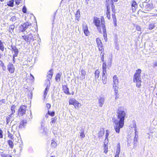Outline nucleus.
Wrapping results in <instances>:
<instances>
[{
  "label": "nucleus",
  "instance_id": "nucleus-1",
  "mask_svg": "<svg viewBox=\"0 0 157 157\" xmlns=\"http://www.w3.org/2000/svg\"><path fill=\"white\" fill-rule=\"evenodd\" d=\"M117 113V119L114 120L113 126L116 132H120V129L122 128L124 125V117L125 116V112L120 108L118 109Z\"/></svg>",
  "mask_w": 157,
  "mask_h": 157
},
{
  "label": "nucleus",
  "instance_id": "nucleus-2",
  "mask_svg": "<svg viewBox=\"0 0 157 157\" xmlns=\"http://www.w3.org/2000/svg\"><path fill=\"white\" fill-rule=\"evenodd\" d=\"M141 71L140 69H138L136 71L133 76V82L136 83V86L138 88L140 87L141 86Z\"/></svg>",
  "mask_w": 157,
  "mask_h": 157
},
{
  "label": "nucleus",
  "instance_id": "nucleus-3",
  "mask_svg": "<svg viewBox=\"0 0 157 157\" xmlns=\"http://www.w3.org/2000/svg\"><path fill=\"white\" fill-rule=\"evenodd\" d=\"M93 23L97 28H99L100 29H101V28H102L105 27V25H104L105 21L103 18H101L100 20L99 18L94 17Z\"/></svg>",
  "mask_w": 157,
  "mask_h": 157
},
{
  "label": "nucleus",
  "instance_id": "nucleus-4",
  "mask_svg": "<svg viewBox=\"0 0 157 157\" xmlns=\"http://www.w3.org/2000/svg\"><path fill=\"white\" fill-rule=\"evenodd\" d=\"M113 90L115 92V93L117 94L118 93V86L119 81L118 78L116 75H115L113 77Z\"/></svg>",
  "mask_w": 157,
  "mask_h": 157
},
{
  "label": "nucleus",
  "instance_id": "nucleus-5",
  "mask_svg": "<svg viewBox=\"0 0 157 157\" xmlns=\"http://www.w3.org/2000/svg\"><path fill=\"white\" fill-rule=\"evenodd\" d=\"M69 105H73L76 109H78L81 105V104L77 101L74 99H71L69 101Z\"/></svg>",
  "mask_w": 157,
  "mask_h": 157
},
{
  "label": "nucleus",
  "instance_id": "nucleus-6",
  "mask_svg": "<svg viewBox=\"0 0 157 157\" xmlns=\"http://www.w3.org/2000/svg\"><path fill=\"white\" fill-rule=\"evenodd\" d=\"M31 25V23L29 22L22 24L19 26V30L21 32H23L26 30L27 28H28V26Z\"/></svg>",
  "mask_w": 157,
  "mask_h": 157
},
{
  "label": "nucleus",
  "instance_id": "nucleus-7",
  "mask_svg": "<svg viewBox=\"0 0 157 157\" xmlns=\"http://www.w3.org/2000/svg\"><path fill=\"white\" fill-rule=\"evenodd\" d=\"M26 108L27 107L25 105H21L18 109V114L21 116L25 114L26 111Z\"/></svg>",
  "mask_w": 157,
  "mask_h": 157
},
{
  "label": "nucleus",
  "instance_id": "nucleus-8",
  "mask_svg": "<svg viewBox=\"0 0 157 157\" xmlns=\"http://www.w3.org/2000/svg\"><path fill=\"white\" fill-rule=\"evenodd\" d=\"M97 99L99 106L100 107H102L105 102V97L104 96H100L97 98Z\"/></svg>",
  "mask_w": 157,
  "mask_h": 157
},
{
  "label": "nucleus",
  "instance_id": "nucleus-9",
  "mask_svg": "<svg viewBox=\"0 0 157 157\" xmlns=\"http://www.w3.org/2000/svg\"><path fill=\"white\" fill-rule=\"evenodd\" d=\"M86 72L85 71L82 69L79 72L78 76V78L81 80H82L85 78Z\"/></svg>",
  "mask_w": 157,
  "mask_h": 157
},
{
  "label": "nucleus",
  "instance_id": "nucleus-10",
  "mask_svg": "<svg viewBox=\"0 0 157 157\" xmlns=\"http://www.w3.org/2000/svg\"><path fill=\"white\" fill-rule=\"evenodd\" d=\"M96 41L99 50L100 51H102L103 49V44L100 39L99 38H97L96 39Z\"/></svg>",
  "mask_w": 157,
  "mask_h": 157
},
{
  "label": "nucleus",
  "instance_id": "nucleus-11",
  "mask_svg": "<svg viewBox=\"0 0 157 157\" xmlns=\"http://www.w3.org/2000/svg\"><path fill=\"white\" fill-rule=\"evenodd\" d=\"M7 69L10 73L14 72L15 67L11 63H9L7 66Z\"/></svg>",
  "mask_w": 157,
  "mask_h": 157
},
{
  "label": "nucleus",
  "instance_id": "nucleus-12",
  "mask_svg": "<svg viewBox=\"0 0 157 157\" xmlns=\"http://www.w3.org/2000/svg\"><path fill=\"white\" fill-rule=\"evenodd\" d=\"M12 49L14 53V54L13 56V60L14 62L15 57L17 56L18 54V49L15 47H12Z\"/></svg>",
  "mask_w": 157,
  "mask_h": 157
},
{
  "label": "nucleus",
  "instance_id": "nucleus-13",
  "mask_svg": "<svg viewBox=\"0 0 157 157\" xmlns=\"http://www.w3.org/2000/svg\"><path fill=\"white\" fill-rule=\"evenodd\" d=\"M106 6L107 7V11L106 13V16L109 19L110 17V7H109V5L108 3H107V4L106 3Z\"/></svg>",
  "mask_w": 157,
  "mask_h": 157
},
{
  "label": "nucleus",
  "instance_id": "nucleus-14",
  "mask_svg": "<svg viewBox=\"0 0 157 157\" xmlns=\"http://www.w3.org/2000/svg\"><path fill=\"white\" fill-rule=\"evenodd\" d=\"M104 129L103 128H101L98 133V137L100 138L102 137L104 135Z\"/></svg>",
  "mask_w": 157,
  "mask_h": 157
},
{
  "label": "nucleus",
  "instance_id": "nucleus-15",
  "mask_svg": "<svg viewBox=\"0 0 157 157\" xmlns=\"http://www.w3.org/2000/svg\"><path fill=\"white\" fill-rule=\"evenodd\" d=\"M16 106L14 105H13L11 107V113L10 115V116L11 117H13L14 114L15 112V109L16 108Z\"/></svg>",
  "mask_w": 157,
  "mask_h": 157
},
{
  "label": "nucleus",
  "instance_id": "nucleus-16",
  "mask_svg": "<svg viewBox=\"0 0 157 157\" xmlns=\"http://www.w3.org/2000/svg\"><path fill=\"white\" fill-rule=\"evenodd\" d=\"M49 73L48 74V75H47V78L48 79L47 82L48 83H50L49 80L50 79L52 76L53 75V71L52 70H49Z\"/></svg>",
  "mask_w": 157,
  "mask_h": 157
},
{
  "label": "nucleus",
  "instance_id": "nucleus-17",
  "mask_svg": "<svg viewBox=\"0 0 157 157\" xmlns=\"http://www.w3.org/2000/svg\"><path fill=\"white\" fill-rule=\"evenodd\" d=\"M32 35V34H29L28 36H22V37L23 38V39L24 40L28 42L30 40H31L32 39V38H31L30 36Z\"/></svg>",
  "mask_w": 157,
  "mask_h": 157
},
{
  "label": "nucleus",
  "instance_id": "nucleus-18",
  "mask_svg": "<svg viewBox=\"0 0 157 157\" xmlns=\"http://www.w3.org/2000/svg\"><path fill=\"white\" fill-rule=\"evenodd\" d=\"M102 82L104 84H105L107 82L106 73H104V74H102Z\"/></svg>",
  "mask_w": 157,
  "mask_h": 157
},
{
  "label": "nucleus",
  "instance_id": "nucleus-19",
  "mask_svg": "<svg viewBox=\"0 0 157 157\" xmlns=\"http://www.w3.org/2000/svg\"><path fill=\"white\" fill-rule=\"evenodd\" d=\"M132 11L133 12H135L137 6V3L135 1L133 2L132 5Z\"/></svg>",
  "mask_w": 157,
  "mask_h": 157
},
{
  "label": "nucleus",
  "instance_id": "nucleus-20",
  "mask_svg": "<svg viewBox=\"0 0 157 157\" xmlns=\"http://www.w3.org/2000/svg\"><path fill=\"white\" fill-rule=\"evenodd\" d=\"M120 152V145L118 144L117 146V148L116 153L115 156L119 157V155Z\"/></svg>",
  "mask_w": 157,
  "mask_h": 157
},
{
  "label": "nucleus",
  "instance_id": "nucleus-21",
  "mask_svg": "<svg viewBox=\"0 0 157 157\" xmlns=\"http://www.w3.org/2000/svg\"><path fill=\"white\" fill-rule=\"evenodd\" d=\"M108 142H104V152L106 154L108 152Z\"/></svg>",
  "mask_w": 157,
  "mask_h": 157
},
{
  "label": "nucleus",
  "instance_id": "nucleus-22",
  "mask_svg": "<svg viewBox=\"0 0 157 157\" xmlns=\"http://www.w3.org/2000/svg\"><path fill=\"white\" fill-rule=\"evenodd\" d=\"M117 1L118 0H106V3L107 4V3H108L109 5L110 4L113 8V2H117Z\"/></svg>",
  "mask_w": 157,
  "mask_h": 157
},
{
  "label": "nucleus",
  "instance_id": "nucleus-23",
  "mask_svg": "<svg viewBox=\"0 0 157 157\" xmlns=\"http://www.w3.org/2000/svg\"><path fill=\"white\" fill-rule=\"evenodd\" d=\"M106 63L105 62H104L102 64V74H104V73H106Z\"/></svg>",
  "mask_w": 157,
  "mask_h": 157
},
{
  "label": "nucleus",
  "instance_id": "nucleus-24",
  "mask_svg": "<svg viewBox=\"0 0 157 157\" xmlns=\"http://www.w3.org/2000/svg\"><path fill=\"white\" fill-rule=\"evenodd\" d=\"M63 89L64 92L67 94H70L68 88L66 86H63Z\"/></svg>",
  "mask_w": 157,
  "mask_h": 157
},
{
  "label": "nucleus",
  "instance_id": "nucleus-25",
  "mask_svg": "<svg viewBox=\"0 0 157 157\" xmlns=\"http://www.w3.org/2000/svg\"><path fill=\"white\" fill-rule=\"evenodd\" d=\"M14 1L13 0H11L7 2V4L9 6L12 7L14 6Z\"/></svg>",
  "mask_w": 157,
  "mask_h": 157
},
{
  "label": "nucleus",
  "instance_id": "nucleus-26",
  "mask_svg": "<svg viewBox=\"0 0 157 157\" xmlns=\"http://www.w3.org/2000/svg\"><path fill=\"white\" fill-rule=\"evenodd\" d=\"M57 146V144L56 142L53 140H52L51 143V147L54 148H55Z\"/></svg>",
  "mask_w": 157,
  "mask_h": 157
},
{
  "label": "nucleus",
  "instance_id": "nucleus-27",
  "mask_svg": "<svg viewBox=\"0 0 157 157\" xmlns=\"http://www.w3.org/2000/svg\"><path fill=\"white\" fill-rule=\"evenodd\" d=\"M84 129H82L81 130V132H80V136L81 138H83L85 137V134L84 133Z\"/></svg>",
  "mask_w": 157,
  "mask_h": 157
},
{
  "label": "nucleus",
  "instance_id": "nucleus-28",
  "mask_svg": "<svg viewBox=\"0 0 157 157\" xmlns=\"http://www.w3.org/2000/svg\"><path fill=\"white\" fill-rule=\"evenodd\" d=\"M49 90V87H48V86H47L45 89V90L44 91V95L43 96L44 99H45V98L46 97L47 95V93L48 91Z\"/></svg>",
  "mask_w": 157,
  "mask_h": 157
},
{
  "label": "nucleus",
  "instance_id": "nucleus-29",
  "mask_svg": "<svg viewBox=\"0 0 157 157\" xmlns=\"http://www.w3.org/2000/svg\"><path fill=\"white\" fill-rule=\"evenodd\" d=\"M15 27V26L13 25H11L10 26L9 31L11 34L13 33V30Z\"/></svg>",
  "mask_w": 157,
  "mask_h": 157
},
{
  "label": "nucleus",
  "instance_id": "nucleus-30",
  "mask_svg": "<svg viewBox=\"0 0 157 157\" xmlns=\"http://www.w3.org/2000/svg\"><path fill=\"white\" fill-rule=\"evenodd\" d=\"M75 19L77 20V21H78V19L80 17V11L79 10L77 11L76 13L75 14Z\"/></svg>",
  "mask_w": 157,
  "mask_h": 157
},
{
  "label": "nucleus",
  "instance_id": "nucleus-31",
  "mask_svg": "<svg viewBox=\"0 0 157 157\" xmlns=\"http://www.w3.org/2000/svg\"><path fill=\"white\" fill-rule=\"evenodd\" d=\"M109 133V131L108 130H106V134L105 136V142H108V137Z\"/></svg>",
  "mask_w": 157,
  "mask_h": 157
},
{
  "label": "nucleus",
  "instance_id": "nucleus-32",
  "mask_svg": "<svg viewBox=\"0 0 157 157\" xmlns=\"http://www.w3.org/2000/svg\"><path fill=\"white\" fill-rule=\"evenodd\" d=\"M61 76V75L60 74L58 73L56 74L55 79L57 82H59L60 81Z\"/></svg>",
  "mask_w": 157,
  "mask_h": 157
},
{
  "label": "nucleus",
  "instance_id": "nucleus-33",
  "mask_svg": "<svg viewBox=\"0 0 157 157\" xmlns=\"http://www.w3.org/2000/svg\"><path fill=\"white\" fill-rule=\"evenodd\" d=\"M95 77L98 79L99 78V74H100L99 71L98 70H96L95 71Z\"/></svg>",
  "mask_w": 157,
  "mask_h": 157
},
{
  "label": "nucleus",
  "instance_id": "nucleus-34",
  "mask_svg": "<svg viewBox=\"0 0 157 157\" xmlns=\"http://www.w3.org/2000/svg\"><path fill=\"white\" fill-rule=\"evenodd\" d=\"M26 123V121H23L21 122L19 126L20 127L22 128V126L24 127L25 126Z\"/></svg>",
  "mask_w": 157,
  "mask_h": 157
},
{
  "label": "nucleus",
  "instance_id": "nucleus-35",
  "mask_svg": "<svg viewBox=\"0 0 157 157\" xmlns=\"http://www.w3.org/2000/svg\"><path fill=\"white\" fill-rule=\"evenodd\" d=\"M4 46L1 40H0V49L3 51H4Z\"/></svg>",
  "mask_w": 157,
  "mask_h": 157
},
{
  "label": "nucleus",
  "instance_id": "nucleus-36",
  "mask_svg": "<svg viewBox=\"0 0 157 157\" xmlns=\"http://www.w3.org/2000/svg\"><path fill=\"white\" fill-rule=\"evenodd\" d=\"M8 143L10 146L11 148H12L13 146V143L12 141L11 140H9L8 141Z\"/></svg>",
  "mask_w": 157,
  "mask_h": 157
},
{
  "label": "nucleus",
  "instance_id": "nucleus-37",
  "mask_svg": "<svg viewBox=\"0 0 157 157\" xmlns=\"http://www.w3.org/2000/svg\"><path fill=\"white\" fill-rule=\"evenodd\" d=\"M103 29V35L104 37H107V33H106V30L105 29V27L104 28H102Z\"/></svg>",
  "mask_w": 157,
  "mask_h": 157
},
{
  "label": "nucleus",
  "instance_id": "nucleus-38",
  "mask_svg": "<svg viewBox=\"0 0 157 157\" xmlns=\"http://www.w3.org/2000/svg\"><path fill=\"white\" fill-rule=\"evenodd\" d=\"M155 26L154 24H150L149 25V29L152 30L155 27Z\"/></svg>",
  "mask_w": 157,
  "mask_h": 157
},
{
  "label": "nucleus",
  "instance_id": "nucleus-39",
  "mask_svg": "<svg viewBox=\"0 0 157 157\" xmlns=\"http://www.w3.org/2000/svg\"><path fill=\"white\" fill-rule=\"evenodd\" d=\"M88 28L87 25L85 23H83L82 24V29L83 31L86 30Z\"/></svg>",
  "mask_w": 157,
  "mask_h": 157
},
{
  "label": "nucleus",
  "instance_id": "nucleus-40",
  "mask_svg": "<svg viewBox=\"0 0 157 157\" xmlns=\"http://www.w3.org/2000/svg\"><path fill=\"white\" fill-rule=\"evenodd\" d=\"M48 114L51 116H53L55 115V112L54 111L50 112L48 110Z\"/></svg>",
  "mask_w": 157,
  "mask_h": 157
},
{
  "label": "nucleus",
  "instance_id": "nucleus-41",
  "mask_svg": "<svg viewBox=\"0 0 157 157\" xmlns=\"http://www.w3.org/2000/svg\"><path fill=\"white\" fill-rule=\"evenodd\" d=\"M84 33L86 36H88L89 34V31L88 30V28L84 30Z\"/></svg>",
  "mask_w": 157,
  "mask_h": 157
},
{
  "label": "nucleus",
  "instance_id": "nucleus-42",
  "mask_svg": "<svg viewBox=\"0 0 157 157\" xmlns=\"http://www.w3.org/2000/svg\"><path fill=\"white\" fill-rule=\"evenodd\" d=\"M8 137L9 138L11 139H13V135L11 133H10L9 131H8Z\"/></svg>",
  "mask_w": 157,
  "mask_h": 157
},
{
  "label": "nucleus",
  "instance_id": "nucleus-43",
  "mask_svg": "<svg viewBox=\"0 0 157 157\" xmlns=\"http://www.w3.org/2000/svg\"><path fill=\"white\" fill-rule=\"evenodd\" d=\"M22 12L24 13H26L27 11V8L26 7L24 6L22 8Z\"/></svg>",
  "mask_w": 157,
  "mask_h": 157
},
{
  "label": "nucleus",
  "instance_id": "nucleus-44",
  "mask_svg": "<svg viewBox=\"0 0 157 157\" xmlns=\"http://www.w3.org/2000/svg\"><path fill=\"white\" fill-rule=\"evenodd\" d=\"M16 20V17L15 16H13L10 19V20L12 21H15Z\"/></svg>",
  "mask_w": 157,
  "mask_h": 157
},
{
  "label": "nucleus",
  "instance_id": "nucleus-45",
  "mask_svg": "<svg viewBox=\"0 0 157 157\" xmlns=\"http://www.w3.org/2000/svg\"><path fill=\"white\" fill-rule=\"evenodd\" d=\"M10 118L11 117L10 116V115L9 116V117H6V121L7 124H8L10 122Z\"/></svg>",
  "mask_w": 157,
  "mask_h": 157
},
{
  "label": "nucleus",
  "instance_id": "nucleus-46",
  "mask_svg": "<svg viewBox=\"0 0 157 157\" xmlns=\"http://www.w3.org/2000/svg\"><path fill=\"white\" fill-rule=\"evenodd\" d=\"M21 0H15V2L16 4L18 5L21 3Z\"/></svg>",
  "mask_w": 157,
  "mask_h": 157
},
{
  "label": "nucleus",
  "instance_id": "nucleus-47",
  "mask_svg": "<svg viewBox=\"0 0 157 157\" xmlns=\"http://www.w3.org/2000/svg\"><path fill=\"white\" fill-rule=\"evenodd\" d=\"M136 29L138 31H141V28L140 26H137L136 28Z\"/></svg>",
  "mask_w": 157,
  "mask_h": 157
},
{
  "label": "nucleus",
  "instance_id": "nucleus-48",
  "mask_svg": "<svg viewBox=\"0 0 157 157\" xmlns=\"http://www.w3.org/2000/svg\"><path fill=\"white\" fill-rule=\"evenodd\" d=\"M2 157H12L11 156L8 155H6L5 154H2Z\"/></svg>",
  "mask_w": 157,
  "mask_h": 157
},
{
  "label": "nucleus",
  "instance_id": "nucleus-49",
  "mask_svg": "<svg viewBox=\"0 0 157 157\" xmlns=\"http://www.w3.org/2000/svg\"><path fill=\"white\" fill-rule=\"evenodd\" d=\"M3 137L2 131L0 128V138H2Z\"/></svg>",
  "mask_w": 157,
  "mask_h": 157
},
{
  "label": "nucleus",
  "instance_id": "nucleus-50",
  "mask_svg": "<svg viewBox=\"0 0 157 157\" xmlns=\"http://www.w3.org/2000/svg\"><path fill=\"white\" fill-rule=\"evenodd\" d=\"M51 107V105L50 104L47 103L46 105V107L48 109H49Z\"/></svg>",
  "mask_w": 157,
  "mask_h": 157
},
{
  "label": "nucleus",
  "instance_id": "nucleus-51",
  "mask_svg": "<svg viewBox=\"0 0 157 157\" xmlns=\"http://www.w3.org/2000/svg\"><path fill=\"white\" fill-rule=\"evenodd\" d=\"M113 21L114 22H116V18L115 14H113Z\"/></svg>",
  "mask_w": 157,
  "mask_h": 157
},
{
  "label": "nucleus",
  "instance_id": "nucleus-52",
  "mask_svg": "<svg viewBox=\"0 0 157 157\" xmlns=\"http://www.w3.org/2000/svg\"><path fill=\"white\" fill-rule=\"evenodd\" d=\"M5 101L4 99H2L0 101V105H2V104L5 103Z\"/></svg>",
  "mask_w": 157,
  "mask_h": 157
},
{
  "label": "nucleus",
  "instance_id": "nucleus-53",
  "mask_svg": "<svg viewBox=\"0 0 157 157\" xmlns=\"http://www.w3.org/2000/svg\"><path fill=\"white\" fill-rule=\"evenodd\" d=\"M157 66V61L154 62L153 63V67Z\"/></svg>",
  "mask_w": 157,
  "mask_h": 157
},
{
  "label": "nucleus",
  "instance_id": "nucleus-54",
  "mask_svg": "<svg viewBox=\"0 0 157 157\" xmlns=\"http://www.w3.org/2000/svg\"><path fill=\"white\" fill-rule=\"evenodd\" d=\"M51 123L53 124L55 122V120L54 118H52L51 119Z\"/></svg>",
  "mask_w": 157,
  "mask_h": 157
},
{
  "label": "nucleus",
  "instance_id": "nucleus-55",
  "mask_svg": "<svg viewBox=\"0 0 157 157\" xmlns=\"http://www.w3.org/2000/svg\"><path fill=\"white\" fill-rule=\"evenodd\" d=\"M136 136H137L136 135L135 136V137H134V142H137V137H136Z\"/></svg>",
  "mask_w": 157,
  "mask_h": 157
},
{
  "label": "nucleus",
  "instance_id": "nucleus-56",
  "mask_svg": "<svg viewBox=\"0 0 157 157\" xmlns=\"http://www.w3.org/2000/svg\"><path fill=\"white\" fill-rule=\"evenodd\" d=\"M4 65L3 62L1 60H0V65L2 66H3Z\"/></svg>",
  "mask_w": 157,
  "mask_h": 157
},
{
  "label": "nucleus",
  "instance_id": "nucleus-57",
  "mask_svg": "<svg viewBox=\"0 0 157 157\" xmlns=\"http://www.w3.org/2000/svg\"><path fill=\"white\" fill-rule=\"evenodd\" d=\"M2 66V69H3V71H5L6 67H5L4 66V65H3V66Z\"/></svg>",
  "mask_w": 157,
  "mask_h": 157
},
{
  "label": "nucleus",
  "instance_id": "nucleus-58",
  "mask_svg": "<svg viewBox=\"0 0 157 157\" xmlns=\"http://www.w3.org/2000/svg\"><path fill=\"white\" fill-rule=\"evenodd\" d=\"M135 136L136 135V134H137V131L136 130V129H135Z\"/></svg>",
  "mask_w": 157,
  "mask_h": 157
},
{
  "label": "nucleus",
  "instance_id": "nucleus-59",
  "mask_svg": "<svg viewBox=\"0 0 157 157\" xmlns=\"http://www.w3.org/2000/svg\"><path fill=\"white\" fill-rule=\"evenodd\" d=\"M30 36V37L31 38H32V40H33V36H32V35L31 36Z\"/></svg>",
  "mask_w": 157,
  "mask_h": 157
},
{
  "label": "nucleus",
  "instance_id": "nucleus-60",
  "mask_svg": "<svg viewBox=\"0 0 157 157\" xmlns=\"http://www.w3.org/2000/svg\"><path fill=\"white\" fill-rule=\"evenodd\" d=\"M104 38H104V39H105V41H106L107 40V38L106 37H106H104Z\"/></svg>",
  "mask_w": 157,
  "mask_h": 157
},
{
  "label": "nucleus",
  "instance_id": "nucleus-61",
  "mask_svg": "<svg viewBox=\"0 0 157 157\" xmlns=\"http://www.w3.org/2000/svg\"><path fill=\"white\" fill-rule=\"evenodd\" d=\"M117 94H116V93H115L116 95V98H116V99L117 98Z\"/></svg>",
  "mask_w": 157,
  "mask_h": 157
},
{
  "label": "nucleus",
  "instance_id": "nucleus-62",
  "mask_svg": "<svg viewBox=\"0 0 157 157\" xmlns=\"http://www.w3.org/2000/svg\"><path fill=\"white\" fill-rule=\"evenodd\" d=\"M101 60H102V61H103V60H104V58H103V57L101 58Z\"/></svg>",
  "mask_w": 157,
  "mask_h": 157
},
{
  "label": "nucleus",
  "instance_id": "nucleus-63",
  "mask_svg": "<svg viewBox=\"0 0 157 157\" xmlns=\"http://www.w3.org/2000/svg\"><path fill=\"white\" fill-rule=\"evenodd\" d=\"M30 75L32 76V77L33 78H34V77L31 74H30Z\"/></svg>",
  "mask_w": 157,
  "mask_h": 157
},
{
  "label": "nucleus",
  "instance_id": "nucleus-64",
  "mask_svg": "<svg viewBox=\"0 0 157 157\" xmlns=\"http://www.w3.org/2000/svg\"><path fill=\"white\" fill-rule=\"evenodd\" d=\"M55 157V156H53H53H51V157Z\"/></svg>",
  "mask_w": 157,
  "mask_h": 157
}]
</instances>
